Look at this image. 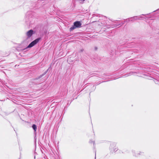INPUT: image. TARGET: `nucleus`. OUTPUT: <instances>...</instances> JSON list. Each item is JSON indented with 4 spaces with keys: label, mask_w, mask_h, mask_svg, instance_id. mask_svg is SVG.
<instances>
[{
    "label": "nucleus",
    "mask_w": 159,
    "mask_h": 159,
    "mask_svg": "<svg viewBox=\"0 0 159 159\" xmlns=\"http://www.w3.org/2000/svg\"><path fill=\"white\" fill-rule=\"evenodd\" d=\"M74 25L76 27H79L80 26L81 24L80 22L76 21L74 23Z\"/></svg>",
    "instance_id": "20e7f679"
},
{
    "label": "nucleus",
    "mask_w": 159,
    "mask_h": 159,
    "mask_svg": "<svg viewBox=\"0 0 159 159\" xmlns=\"http://www.w3.org/2000/svg\"><path fill=\"white\" fill-rule=\"evenodd\" d=\"M40 39L39 38H38L34 40L27 47V48H30L34 46L39 42Z\"/></svg>",
    "instance_id": "f03ea898"
},
{
    "label": "nucleus",
    "mask_w": 159,
    "mask_h": 159,
    "mask_svg": "<svg viewBox=\"0 0 159 159\" xmlns=\"http://www.w3.org/2000/svg\"><path fill=\"white\" fill-rule=\"evenodd\" d=\"M32 128L35 131H36L37 129L36 126L35 125H32Z\"/></svg>",
    "instance_id": "39448f33"
},
{
    "label": "nucleus",
    "mask_w": 159,
    "mask_h": 159,
    "mask_svg": "<svg viewBox=\"0 0 159 159\" xmlns=\"http://www.w3.org/2000/svg\"><path fill=\"white\" fill-rule=\"evenodd\" d=\"M74 29V27H71L70 28V29H71V30H73V29Z\"/></svg>",
    "instance_id": "423d86ee"
},
{
    "label": "nucleus",
    "mask_w": 159,
    "mask_h": 159,
    "mask_svg": "<svg viewBox=\"0 0 159 159\" xmlns=\"http://www.w3.org/2000/svg\"><path fill=\"white\" fill-rule=\"evenodd\" d=\"M40 39L39 38H38L34 40L27 47V48H30L34 46L39 42Z\"/></svg>",
    "instance_id": "f257e3e1"
},
{
    "label": "nucleus",
    "mask_w": 159,
    "mask_h": 159,
    "mask_svg": "<svg viewBox=\"0 0 159 159\" xmlns=\"http://www.w3.org/2000/svg\"><path fill=\"white\" fill-rule=\"evenodd\" d=\"M85 0H82V1H83V2H84V1Z\"/></svg>",
    "instance_id": "0eeeda50"
},
{
    "label": "nucleus",
    "mask_w": 159,
    "mask_h": 159,
    "mask_svg": "<svg viewBox=\"0 0 159 159\" xmlns=\"http://www.w3.org/2000/svg\"><path fill=\"white\" fill-rule=\"evenodd\" d=\"M34 33L33 30H30L26 32V36L28 38H30Z\"/></svg>",
    "instance_id": "7ed1b4c3"
}]
</instances>
